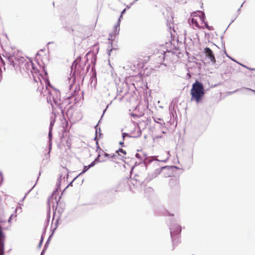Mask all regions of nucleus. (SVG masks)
Returning a JSON list of instances; mask_svg holds the SVG:
<instances>
[{
  "label": "nucleus",
  "mask_w": 255,
  "mask_h": 255,
  "mask_svg": "<svg viewBox=\"0 0 255 255\" xmlns=\"http://www.w3.org/2000/svg\"><path fill=\"white\" fill-rule=\"evenodd\" d=\"M119 152H121L122 153H123L124 155H126V151L125 150H124L122 148H120L119 149Z\"/></svg>",
  "instance_id": "ddd939ff"
},
{
  "label": "nucleus",
  "mask_w": 255,
  "mask_h": 255,
  "mask_svg": "<svg viewBox=\"0 0 255 255\" xmlns=\"http://www.w3.org/2000/svg\"><path fill=\"white\" fill-rule=\"evenodd\" d=\"M126 135H127V134H126V133H123V138H125V136H126Z\"/></svg>",
  "instance_id": "4468645a"
},
{
  "label": "nucleus",
  "mask_w": 255,
  "mask_h": 255,
  "mask_svg": "<svg viewBox=\"0 0 255 255\" xmlns=\"http://www.w3.org/2000/svg\"><path fill=\"white\" fill-rule=\"evenodd\" d=\"M81 60V58L80 57H78L76 60L73 63V66L74 65L75 66H76L77 64H78V62L79 61Z\"/></svg>",
  "instance_id": "f8f14e48"
},
{
  "label": "nucleus",
  "mask_w": 255,
  "mask_h": 255,
  "mask_svg": "<svg viewBox=\"0 0 255 255\" xmlns=\"http://www.w3.org/2000/svg\"><path fill=\"white\" fill-rule=\"evenodd\" d=\"M7 59H8V62H9V64L11 65L14 66V61H13L12 57H8Z\"/></svg>",
  "instance_id": "9b49d317"
},
{
  "label": "nucleus",
  "mask_w": 255,
  "mask_h": 255,
  "mask_svg": "<svg viewBox=\"0 0 255 255\" xmlns=\"http://www.w3.org/2000/svg\"><path fill=\"white\" fill-rule=\"evenodd\" d=\"M39 82L35 80H32L30 83V88L31 89H36L38 90L39 88Z\"/></svg>",
  "instance_id": "1a4fd4ad"
},
{
  "label": "nucleus",
  "mask_w": 255,
  "mask_h": 255,
  "mask_svg": "<svg viewBox=\"0 0 255 255\" xmlns=\"http://www.w3.org/2000/svg\"><path fill=\"white\" fill-rule=\"evenodd\" d=\"M181 232V227L179 225H174L171 229V237L172 240V243L176 245L180 242L179 236Z\"/></svg>",
  "instance_id": "7ed1b4c3"
},
{
  "label": "nucleus",
  "mask_w": 255,
  "mask_h": 255,
  "mask_svg": "<svg viewBox=\"0 0 255 255\" xmlns=\"http://www.w3.org/2000/svg\"><path fill=\"white\" fill-rule=\"evenodd\" d=\"M204 52L206 56L210 59L211 62L214 64L216 63V60L214 56V54L211 49L208 47H206L204 49Z\"/></svg>",
  "instance_id": "423d86ee"
},
{
  "label": "nucleus",
  "mask_w": 255,
  "mask_h": 255,
  "mask_svg": "<svg viewBox=\"0 0 255 255\" xmlns=\"http://www.w3.org/2000/svg\"><path fill=\"white\" fill-rule=\"evenodd\" d=\"M189 19L191 20L194 29H204L206 27L209 30H214V28L212 26H209L205 21V13L201 10L193 12L191 14Z\"/></svg>",
  "instance_id": "f257e3e1"
},
{
  "label": "nucleus",
  "mask_w": 255,
  "mask_h": 255,
  "mask_svg": "<svg viewBox=\"0 0 255 255\" xmlns=\"http://www.w3.org/2000/svg\"><path fill=\"white\" fill-rule=\"evenodd\" d=\"M97 151L98 152V156L95 160V162H103L107 158H111L113 155L106 153L102 149L100 148L97 142Z\"/></svg>",
  "instance_id": "20e7f679"
},
{
  "label": "nucleus",
  "mask_w": 255,
  "mask_h": 255,
  "mask_svg": "<svg viewBox=\"0 0 255 255\" xmlns=\"http://www.w3.org/2000/svg\"><path fill=\"white\" fill-rule=\"evenodd\" d=\"M120 31V22H117V25L115 27V31L113 33L110 34L109 40L112 41L116 35L119 34Z\"/></svg>",
  "instance_id": "6e6552de"
},
{
  "label": "nucleus",
  "mask_w": 255,
  "mask_h": 255,
  "mask_svg": "<svg viewBox=\"0 0 255 255\" xmlns=\"http://www.w3.org/2000/svg\"><path fill=\"white\" fill-rule=\"evenodd\" d=\"M203 84L198 81L193 84L190 90L191 100L199 103L203 100L205 95Z\"/></svg>",
  "instance_id": "f03ea898"
},
{
  "label": "nucleus",
  "mask_w": 255,
  "mask_h": 255,
  "mask_svg": "<svg viewBox=\"0 0 255 255\" xmlns=\"http://www.w3.org/2000/svg\"><path fill=\"white\" fill-rule=\"evenodd\" d=\"M121 144H123V143L122 142H120V143Z\"/></svg>",
  "instance_id": "2eb2a0df"
},
{
  "label": "nucleus",
  "mask_w": 255,
  "mask_h": 255,
  "mask_svg": "<svg viewBox=\"0 0 255 255\" xmlns=\"http://www.w3.org/2000/svg\"><path fill=\"white\" fill-rule=\"evenodd\" d=\"M168 185L171 190H175L179 188V180L177 177L171 178L168 182Z\"/></svg>",
  "instance_id": "39448f33"
},
{
  "label": "nucleus",
  "mask_w": 255,
  "mask_h": 255,
  "mask_svg": "<svg viewBox=\"0 0 255 255\" xmlns=\"http://www.w3.org/2000/svg\"><path fill=\"white\" fill-rule=\"evenodd\" d=\"M149 56H143L141 55L137 60V66L140 68H142L144 64L149 61Z\"/></svg>",
  "instance_id": "0eeeda50"
},
{
  "label": "nucleus",
  "mask_w": 255,
  "mask_h": 255,
  "mask_svg": "<svg viewBox=\"0 0 255 255\" xmlns=\"http://www.w3.org/2000/svg\"><path fill=\"white\" fill-rule=\"evenodd\" d=\"M95 161L92 162V163L88 166H85L82 173L87 171L91 167L94 166L95 165Z\"/></svg>",
  "instance_id": "9d476101"
}]
</instances>
